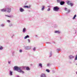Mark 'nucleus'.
Here are the masks:
<instances>
[{
	"mask_svg": "<svg viewBox=\"0 0 77 77\" xmlns=\"http://www.w3.org/2000/svg\"><path fill=\"white\" fill-rule=\"evenodd\" d=\"M20 67H18L17 66H15L14 67V71H17L18 72H21V70H20Z\"/></svg>",
	"mask_w": 77,
	"mask_h": 77,
	"instance_id": "1",
	"label": "nucleus"
},
{
	"mask_svg": "<svg viewBox=\"0 0 77 77\" xmlns=\"http://www.w3.org/2000/svg\"><path fill=\"white\" fill-rule=\"evenodd\" d=\"M6 11L8 12V13H10L11 12V8L8 7V6H6Z\"/></svg>",
	"mask_w": 77,
	"mask_h": 77,
	"instance_id": "2",
	"label": "nucleus"
},
{
	"mask_svg": "<svg viewBox=\"0 0 77 77\" xmlns=\"http://www.w3.org/2000/svg\"><path fill=\"white\" fill-rule=\"evenodd\" d=\"M25 68H26V66H22L19 67V69L21 70V72H20V73H21L22 72V74H24V72L22 71V69H24Z\"/></svg>",
	"mask_w": 77,
	"mask_h": 77,
	"instance_id": "3",
	"label": "nucleus"
},
{
	"mask_svg": "<svg viewBox=\"0 0 77 77\" xmlns=\"http://www.w3.org/2000/svg\"><path fill=\"white\" fill-rule=\"evenodd\" d=\"M66 3L68 5H70L71 7L74 5V4L72 3L71 1H66Z\"/></svg>",
	"mask_w": 77,
	"mask_h": 77,
	"instance_id": "4",
	"label": "nucleus"
},
{
	"mask_svg": "<svg viewBox=\"0 0 77 77\" xmlns=\"http://www.w3.org/2000/svg\"><path fill=\"white\" fill-rule=\"evenodd\" d=\"M59 8L57 6L54 7L53 10L54 11L57 12V11H59Z\"/></svg>",
	"mask_w": 77,
	"mask_h": 77,
	"instance_id": "5",
	"label": "nucleus"
},
{
	"mask_svg": "<svg viewBox=\"0 0 77 77\" xmlns=\"http://www.w3.org/2000/svg\"><path fill=\"white\" fill-rule=\"evenodd\" d=\"M69 59H70V60H72L73 59H74L75 58V56L72 55H70L69 56Z\"/></svg>",
	"mask_w": 77,
	"mask_h": 77,
	"instance_id": "6",
	"label": "nucleus"
},
{
	"mask_svg": "<svg viewBox=\"0 0 77 77\" xmlns=\"http://www.w3.org/2000/svg\"><path fill=\"white\" fill-rule=\"evenodd\" d=\"M19 11L20 12H24V10L21 8H19Z\"/></svg>",
	"mask_w": 77,
	"mask_h": 77,
	"instance_id": "7",
	"label": "nucleus"
},
{
	"mask_svg": "<svg viewBox=\"0 0 77 77\" xmlns=\"http://www.w3.org/2000/svg\"><path fill=\"white\" fill-rule=\"evenodd\" d=\"M24 49H25V50H29V49H30V47L29 46H25Z\"/></svg>",
	"mask_w": 77,
	"mask_h": 77,
	"instance_id": "8",
	"label": "nucleus"
},
{
	"mask_svg": "<svg viewBox=\"0 0 77 77\" xmlns=\"http://www.w3.org/2000/svg\"><path fill=\"white\" fill-rule=\"evenodd\" d=\"M26 31H27V30L26 29V28H24L23 29V33H26Z\"/></svg>",
	"mask_w": 77,
	"mask_h": 77,
	"instance_id": "9",
	"label": "nucleus"
},
{
	"mask_svg": "<svg viewBox=\"0 0 77 77\" xmlns=\"http://www.w3.org/2000/svg\"><path fill=\"white\" fill-rule=\"evenodd\" d=\"M31 6L30 5H29V6H28L24 5L23 6V8H30Z\"/></svg>",
	"mask_w": 77,
	"mask_h": 77,
	"instance_id": "10",
	"label": "nucleus"
},
{
	"mask_svg": "<svg viewBox=\"0 0 77 77\" xmlns=\"http://www.w3.org/2000/svg\"><path fill=\"white\" fill-rule=\"evenodd\" d=\"M60 5H63L65 4V2H64V1H61L60 3Z\"/></svg>",
	"mask_w": 77,
	"mask_h": 77,
	"instance_id": "11",
	"label": "nucleus"
},
{
	"mask_svg": "<svg viewBox=\"0 0 77 77\" xmlns=\"http://www.w3.org/2000/svg\"><path fill=\"white\" fill-rule=\"evenodd\" d=\"M5 17H7L9 18H12V17H13V16L12 15L8 16V15H5Z\"/></svg>",
	"mask_w": 77,
	"mask_h": 77,
	"instance_id": "12",
	"label": "nucleus"
},
{
	"mask_svg": "<svg viewBox=\"0 0 77 77\" xmlns=\"http://www.w3.org/2000/svg\"><path fill=\"white\" fill-rule=\"evenodd\" d=\"M25 68H26V69L27 71H30V69L29 68V67H26Z\"/></svg>",
	"mask_w": 77,
	"mask_h": 77,
	"instance_id": "13",
	"label": "nucleus"
},
{
	"mask_svg": "<svg viewBox=\"0 0 77 77\" xmlns=\"http://www.w3.org/2000/svg\"><path fill=\"white\" fill-rule=\"evenodd\" d=\"M52 52L51 51L49 54V57H51V56H52Z\"/></svg>",
	"mask_w": 77,
	"mask_h": 77,
	"instance_id": "14",
	"label": "nucleus"
},
{
	"mask_svg": "<svg viewBox=\"0 0 77 77\" xmlns=\"http://www.w3.org/2000/svg\"><path fill=\"white\" fill-rule=\"evenodd\" d=\"M54 33H55L59 34L60 33V32L59 31H55L54 32Z\"/></svg>",
	"mask_w": 77,
	"mask_h": 77,
	"instance_id": "15",
	"label": "nucleus"
},
{
	"mask_svg": "<svg viewBox=\"0 0 77 77\" xmlns=\"http://www.w3.org/2000/svg\"><path fill=\"white\" fill-rule=\"evenodd\" d=\"M9 75H12L13 73L10 70L9 71Z\"/></svg>",
	"mask_w": 77,
	"mask_h": 77,
	"instance_id": "16",
	"label": "nucleus"
},
{
	"mask_svg": "<svg viewBox=\"0 0 77 77\" xmlns=\"http://www.w3.org/2000/svg\"><path fill=\"white\" fill-rule=\"evenodd\" d=\"M45 9V6L43 5L42 6V8L41 9V11H44V9Z\"/></svg>",
	"mask_w": 77,
	"mask_h": 77,
	"instance_id": "17",
	"label": "nucleus"
},
{
	"mask_svg": "<svg viewBox=\"0 0 77 77\" xmlns=\"http://www.w3.org/2000/svg\"><path fill=\"white\" fill-rule=\"evenodd\" d=\"M1 11H2V12H6V8H5V9H1Z\"/></svg>",
	"mask_w": 77,
	"mask_h": 77,
	"instance_id": "18",
	"label": "nucleus"
},
{
	"mask_svg": "<svg viewBox=\"0 0 77 77\" xmlns=\"http://www.w3.org/2000/svg\"><path fill=\"white\" fill-rule=\"evenodd\" d=\"M3 49V47L2 45H0V50H2Z\"/></svg>",
	"mask_w": 77,
	"mask_h": 77,
	"instance_id": "19",
	"label": "nucleus"
},
{
	"mask_svg": "<svg viewBox=\"0 0 77 77\" xmlns=\"http://www.w3.org/2000/svg\"><path fill=\"white\" fill-rule=\"evenodd\" d=\"M27 38H29V35H27L25 37L24 39H27Z\"/></svg>",
	"mask_w": 77,
	"mask_h": 77,
	"instance_id": "20",
	"label": "nucleus"
},
{
	"mask_svg": "<svg viewBox=\"0 0 77 77\" xmlns=\"http://www.w3.org/2000/svg\"><path fill=\"white\" fill-rule=\"evenodd\" d=\"M57 3H60V2L61 1H62V0H57Z\"/></svg>",
	"mask_w": 77,
	"mask_h": 77,
	"instance_id": "21",
	"label": "nucleus"
},
{
	"mask_svg": "<svg viewBox=\"0 0 77 77\" xmlns=\"http://www.w3.org/2000/svg\"><path fill=\"white\" fill-rule=\"evenodd\" d=\"M5 24H2L0 25L1 27H5Z\"/></svg>",
	"mask_w": 77,
	"mask_h": 77,
	"instance_id": "22",
	"label": "nucleus"
},
{
	"mask_svg": "<svg viewBox=\"0 0 77 77\" xmlns=\"http://www.w3.org/2000/svg\"><path fill=\"white\" fill-rule=\"evenodd\" d=\"M77 17V15L75 14L73 18L72 19L73 20H75V17Z\"/></svg>",
	"mask_w": 77,
	"mask_h": 77,
	"instance_id": "23",
	"label": "nucleus"
},
{
	"mask_svg": "<svg viewBox=\"0 0 77 77\" xmlns=\"http://www.w3.org/2000/svg\"><path fill=\"white\" fill-rule=\"evenodd\" d=\"M39 66H40V68H42V64L40 63L39 64Z\"/></svg>",
	"mask_w": 77,
	"mask_h": 77,
	"instance_id": "24",
	"label": "nucleus"
},
{
	"mask_svg": "<svg viewBox=\"0 0 77 77\" xmlns=\"http://www.w3.org/2000/svg\"><path fill=\"white\" fill-rule=\"evenodd\" d=\"M9 27H12V26H13V24H12V23H10V24L9 25Z\"/></svg>",
	"mask_w": 77,
	"mask_h": 77,
	"instance_id": "25",
	"label": "nucleus"
},
{
	"mask_svg": "<svg viewBox=\"0 0 77 77\" xmlns=\"http://www.w3.org/2000/svg\"><path fill=\"white\" fill-rule=\"evenodd\" d=\"M60 51V49H57V51L58 53H59V51Z\"/></svg>",
	"mask_w": 77,
	"mask_h": 77,
	"instance_id": "26",
	"label": "nucleus"
},
{
	"mask_svg": "<svg viewBox=\"0 0 77 77\" xmlns=\"http://www.w3.org/2000/svg\"><path fill=\"white\" fill-rule=\"evenodd\" d=\"M77 60V54L76 55V57H75V58L74 59V61L75 60Z\"/></svg>",
	"mask_w": 77,
	"mask_h": 77,
	"instance_id": "27",
	"label": "nucleus"
},
{
	"mask_svg": "<svg viewBox=\"0 0 77 77\" xmlns=\"http://www.w3.org/2000/svg\"><path fill=\"white\" fill-rule=\"evenodd\" d=\"M46 71L48 72H50V70L48 69H46Z\"/></svg>",
	"mask_w": 77,
	"mask_h": 77,
	"instance_id": "28",
	"label": "nucleus"
},
{
	"mask_svg": "<svg viewBox=\"0 0 77 77\" xmlns=\"http://www.w3.org/2000/svg\"><path fill=\"white\" fill-rule=\"evenodd\" d=\"M67 12L68 13H67L66 14H68V13H69V12H70V10H68Z\"/></svg>",
	"mask_w": 77,
	"mask_h": 77,
	"instance_id": "29",
	"label": "nucleus"
},
{
	"mask_svg": "<svg viewBox=\"0 0 77 77\" xmlns=\"http://www.w3.org/2000/svg\"><path fill=\"white\" fill-rule=\"evenodd\" d=\"M33 50L34 51H35V50H36V48H34L33 49Z\"/></svg>",
	"mask_w": 77,
	"mask_h": 77,
	"instance_id": "30",
	"label": "nucleus"
},
{
	"mask_svg": "<svg viewBox=\"0 0 77 77\" xmlns=\"http://www.w3.org/2000/svg\"><path fill=\"white\" fill-rule=\"evenodd\" d=\"M28 41L29 43H30V40L29 39H28Z\"/></svg>",
	"mask_w": 77,
	"mask_h": 77,
	"instance_id": "31",
	"label": "nucleus"
},
{
	"mask_svg": "<svg viewBox=\"0 0 77 77\" xmlns=\"http://www.w3.org/2000/svg\"><path fill=\"white\" fill-rule=\"evenodd\" d=\"M50 64H49V63H48L47 64V66H50Z\"/></svg>",
	"mask_w": 77,
	"mask_h": 77,
	"instance_id": "32",
	"label": "nucleus"
},
{
	"mask_svg": "<svg viewBox=\"0 0 77 77\" xmlns=\"http://www.w3.org/2000/svg\"><path fill=\"white\" fill-rule=\"evenodd\" d=\"M50 11V8H48V9H47V11Z\"/></svg>",
	"mask_w": 77,
	"mask_h": 77,
	"instance_id": "33",
	"label": "nucleus"
},
{
	"mask_svg": "<svg viewBox=\"0 0 77 77\" xmlns=\"http://www.w3.org/2000/svg\"><path fill=\"white\" fill-rule=\"evenodd\" d=\"M64 10L66 11H67V8H65Z\"/></svg>",
	"mask_w": 77,
	"mask_h": 77,
	"instance_id": "34",
	"label": "nucleus"
},
{
	"mask_svg": "<svg viewBox=\"0 0 77 77\" xmlns=\"http://www.w3.org/2000/svg\"><path fill=\"white\" fill-rule=\"evenodd\" d=\"M14 34H13L12 36H11V38H13V37H14Z\"/></svg>",
	"mask_w": 77,
	"mask_h": 77,
	"instance_id": "35",
	"label": "nucleus"
},
{
	"mask_svg": "<svg viewBox=\"0 0 77 77\" xmlns=\"http://www.w3.org/2000/svg\"><path fill=\"white\" fill-rule=\"evenodd\" d=\"M7 21L9 23H10V22H11V21L10 20H7Z\"/></svg>",
	"mask_w": 77,
	"mask_h": 77,
	"instance_id": "36",
	"label": "nucleus"
},
{
	"mask_svg": "<svg viewBox=\"0 0 77 77\" xmlns=\"http://www.w3.org/2000/svg\"><path fill=\"white\" fill-rule=\"evenodd\" d=\"M19 51L20 53H21L22 52V50L21 49H20V50Z\"/></svg>",
	"mask_w": 77,
	"mask_h": 77,
	"instance_id": "37",
	"label": "nucleus"
},
{
	"mask_svg": "<svg viewBox=\"0 0 77 77\" xmlns=\"http://www.w3.org/2000/svg\"><path fill=\"white\" fill-rule=\"evenodd\" d=\"M46 44H51V43H50V42H46Z\"/></svg>",
	"mask_w": 77,
	"mask_h": 77,
	"instance_id": "38",
	"label": "nucleus"
},
{
	"mask_svg": "<svg viewBox=\"0 0 77 77\" xmlns=\"http://www.w3.org/2000/svg\"><path fill=\"white\" fill-rule=\"evenodd\" d=\"M17 77H20V76H19V75H17Z\"/></svg>",
	"mask_w": 77,
	"mask_h": 77,
	"instance_id": "39",
	"label": "nucleus"
},
{
	"mask_svg": "<svg viewBox=\"0 0 77 77\" xmlns=\"http://www.w3.org/2000/svg\"><path fill=\"white\" fill-rule=\"evenodd\" d=\"M11 61H9L8 62V64H10V63H11Z\"/></svg>",
	"mask_w": 77,
	"mask_h": 77,
	"instance_id": "40",
	"label": "nucleus"
},
{
	"mask_svg": "<svg viewBox=\"0 0 77 77\" xmlns=\"http://www.w3.org/2000/svg\"><path fill=\"white\" fill-rule=\"evenodd\" d=\"M28 12H30V11L29 10V11H28Z\"/></svg>",
	"mask_w": 77,
	"mask_h": 77,
	"instance_id": "41",
	"label": "nucleus"
},
{
	"mask_svg": "<svg viewBox=\"0 0 77 77\" xmlns=\"http://www.w3.org/2000/svg\"><path fill=\"white\" fill-rule=\"evenodd\" d=\"M76 74H77V71L76 72Z\"/></svg>",
	"mask_w": 77,
	"mask_h": 77,
	"instance_id": "42",
	"label": "nucleus"
},
{
	"mask_svg": "<svg viewBox=\"0 0 77 77\" xmlns=\"http://www.w3.org/2000/svg\"><path fill=\"white\" fill-rule=\"evenodd\" d=\"M76 65H77V63L76 64Z\"/></svg>",
	"mask_w": 77,
	"mask_h": 77,
	"instance_id": "43",
	"label": "nucleus"
},
{
	"mask_svg": "<svg viewBox=\"0 0 77 77\" xmlns=\"http://www.w3.org/2000/svg\"><path fill=\"white\" fill-rule=\"evenodd\" d=\"M75 33H76V32H75Z\"/></svg>",
	"mask_w": 77,
	"mask_h": 77,
	"instance_id": "44",
	"label": "nucleus"
}]
</instances>
